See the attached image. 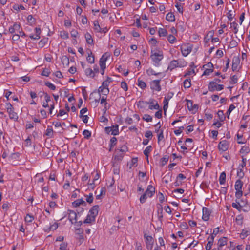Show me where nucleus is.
<instances>
[{"label":"nucleus","instance_id":"3c124183","mask_svg":"<svg viewBox=\"0 0 250 250\" xmlns=\"http://www.w3.org/2000/svg\"><path fill=\"white\" fill-rule=\"evenodd\" d=\"M85 197H86V201L87 202L89 203H92L93 201V194L90 193L89 195H85Z\"/></svg>","mask_w":250,"mask_h":250},{"label":"nucleus","instance_id":"f704fd0d","mask_svg":"<svg viewBox=\"0 0 250 250\" xmlns=\"http://www.w3.org/2000/svg\"><path fill=\"white\" fill-rule=\"evenodd\" d=\"M53 130L51 126H48V127L46 130L45 135L49 138L53 137Z\"/></svg>","mask_w":250,"mask_h":250},{"label":"nucleus","instance_id":"412c9836","mask_svg":"<svg viewBox=\"0 0 250 250\" xmlns=\"http://www.w3.org/2000/svg\"><path fill=\"white\" fill-rule=\"evenodd\" d=\"M98 92L99 94V96H101V94L103 96H107L109 93V88L99 87Z\"/></svg>","mask_w":250,"mask_h":250},{"label":"nucleus","instance_id":"6ab92c4d","mask_svg":"<svg viewBox=\"0 0 250 250\" xmlns=\"http://www.w3.org/2000/svg\"><path fill=\"white\" fill-rule=\"evenodd\" d=\"M107 60V58H105L104 55H103L102 57L100 58L99 61L100 66L101 69H105L106 68V62Z\"/></svg>","mask_w":250,"mask_h":250},{"label":"nucleus","instance_id":"9b49d317","mask_svg":"<svg viewBox=\"0 0 250 250\" xmlns=\"http://www.w3.org/2000/svg\"><path fill=\"white\" fill-rule=\"evenodd\" d=\"M76 234L78 235L77 239L80 244H82L84 239L83 229L81 228L76 229Z\"/></svg>","mask_w":250,"mask_h":250},{"label":"nucleus","instance_id":"5fc2aeb1","mask_svg":"<svg viewBox=\"0 0 250 250\" xmlns=\"http://www.w3.org/2000/svg\"><path fill=\"white\" fill-rule=\"evenodd\" d=\"M217 115L220 121H224L225 119V116L224 114L223 111L222 110H219L217 112Z\"/></svg>","mask_w":250,"mask_h":250},{"label":"nucleus","instance_id":"9d476101","mask_svg":"<svg viewBox=\"0 0 250 250\" xmlns=\"http://www.w3.org/2000/svg\"><path fill=\"white\" fill-rule=\"evenodd\" d=\"M240 60L239 57L234 56L232 59V70L233 71H237L239 64H240Z\"/></svg>","mask_w":250,"mask_h":250},{"label":"nucleus","instance_id":"e433bc0d","mask_svg":"<svg viewBox=\"0 0 250 250\" xmlns=\"http://www.w3.org/2000/svg\"><path fill=\"white\" fill-rule=\"evenodd\" d=\"M166 20L169 22H173L175 21V16L172 13H168L167 14Z\"/></svg>","mask_w":250,"mask_h":250},{"label":"nucleus","instance_id":"c756f323","mask_svg":"<svg viewBox=\"0 0 250 250\" xmlns=\"http://www.w3.org/2000/svg\"><path fill=\"white\" fill-rule=\"evenodd\" d=\"M169 156L167 155L164 156L160 161V165L161 167L164 166L168 162Z\"/></svg>","mask_w":250,"mask_h":250},{"label":"nucleus","instance_id":"6e6552de","mask_svg":"<svg viewBox=\"0 0 250 250\" xmlns=\"http://www.w3.org/2000/svg\"><path fill=\"white\" fill-rule=\"evenodd\" d=\"M229 146V144L227 141L222 140L220 141L218 144V147L219 151L224 152L227 151Z\"/></svg>","mask_w":250,"mask_h":250},{"label":"nucleus","instance_id":"72a5a7b5","mask_svg":"<svg viewBox=\"0 0 250 250\" xmlns=\"http://www.w3.org/2000/svg\"><path fill=\"white\" fill-rule=\"evenodd\" d=\"M176 60L177 62L178 67H184L187 65V62L184 59H179Z\"/></svg>","mask_w":250,"mask_h":250},{"label":"nucleus","instance_id":"1a4fd4ad","mask_svg":"<svg viewBox=\"0 0 250 250\" xmlns=\"http://www.w3.org/2000/svg\"><path fill=\"white\" fill-rule=\"evenodd\" d=\"M68 219L69 221L73 224L74 223H76V221L77 220V214L75 211L68 210Z\"/></svg>","mask_w":250,"mask_h":250},{"label":"nucleus","instance_id":"0e129e2a","mask_svg":"<svg viewBox=\"0 0 250 250\" xmlns=\"http://www.w3.org/2000/svg\"><path fill=\"white\" fill-rule=\"evenodd\" d=\"M67 243L65 242H62L60 245L59 249L60 250H67Z\"/></svg>","mask_w":250,"mask_h":250},{"label":"nucleus","instance_id":"603ef678","mask_svg":"<svg viewBox=\"0 0 250 250\" xmlns=\"http://www.w3.org/2000/svg\"><path fill=\"white\" fill-rule=\"evenodd\" d=\"M243 216L242 215H237L236 217V222L239 225H242L243 224Z\"/></svg>","mask_w":250,"mask_h":250},{"label":"nucleus","instance_id":"13d9d810","mask_svg":"<svg viewBox=\"0 0 250 250\" xmlns=\"http://www.w3.org/2000/svg\"><path fill=\"white\" fill-rule=\"evenodd\" d=\"M143 119L146 122H150L152 121V117L148 114H145L143 117Z\"/></svg>","mask_w":250,"mask_h":250},{"label":"nucleus","instance_id":"2eb2a0df","mask_svg":"<svg viewBox=\"0 0 250 250\" xmlns=\"http://www.w3.org/2000/svg\"><path fill=\"white\" fill-rule=\"evenodd\" d=\"M99 208V207L98 205L93 206L89 210L88 214L96 218L98 213Z\"/></svg>","mask_w":250,"mask_h":250},{"label":"nucleus","instance_id":"aec40b11","mask_svg":"<svg viewBox=\"0 0 250 250\" xmlns=\"http://www.w3.org/2000/svg\"><path fill=\"white\" fill-rule=\"evenodd\" d=\"M95 217L89 214H87L86 218L83 221V223L84 224H92L95 221Z\"/></svg>","mask_w":250,"mask_h":250},{"label":"nucleus","instance_id":"473e14b6","mask_svg":"<svg viewBox=\"0 0 250 250\" xmlns=\"http://www.w3.org/2000/svg\"><path fill=\"white\" fill-rule=\"evenodd\" d=\"M87 61L90 64H93L94 63L95 59L94 56L92 54L91 51H90V53L88 54V56L86 57Z\"/></svg>","mask_w":250,"mask_h":250},{"label":"nucleus","instance_id":"79ce46f5","mask_svg":"<svg viewBox=\"0 0 250 250\" xmlns=\"http://www.w3.org/2000/svg\"><path fill=\"white\" fill-rule=\"evenodd\" d=\"M230 28L233 29L234 34H237L238 32V24L235 21H233L230 23Z\"/></svg>","mask_w":250,"mask_h":250},{"label":"nucleus","instance_id":"4d7b16f0","mask_svg":"<svg viewBox=\"0 0 250 250\" xmlns=\"http://www.w3.org/2000/svg\"><path fill=\"white\" fill-rule=\"evenodd\" d=\"M83 135L84 136V138L88 139L91 136V133L88 130H84L83 132Z\"/></svg>","mask_w":250,"mask_h":250},{"label":"nucleus","instance_id":"5701e85b","mask_svg":"<svg viewBox=\"0 0 250 250\" xmlns=\"http://www.w3.org/2000/svg\"><path fill=\"white\" fill-rule=\"evenodd\" d=\"M243 185V182L240 179L237 180L234 185V188L236 191L242 190Z\"/></svg>","mask_w":250,"mask_h":250},{"label":"nucleus","instance_id":"2f4dec72","mask_svg":"<svg viewBox=\"0 0 250 250\" xmlns=\"http://www.w3.org/2000/svg\"><path fill=\"white\" fill-rule=\"evenodd\" d=\"M226 175L225 172H222L219 176V181L220 185H224L226 182Z\"/></svg>","mask_w":250,"mask_h":250},{"label":"nucleus","instance_id":"a19ab883","mask_svg":"<svg viewBox=\"0 0 250 250\" xmlns=\"http://www.w3.org/2000/svg\"><path fill=\"white\" fill-rule=\"evenodd\" d=\"M111 80V78L108 77L107 80L105 81H104L102 83V85L100 86L99 87H101L102 88H108V87L109 83L110 82L108 81V80Z\"/></svg>","mask_w":250,"mask_h":250},{"label":"nucleus","instance_id":"774afa93","mask_svg":"<svg viewBox=\"0 0 250 250\" xmlns=\"http://www.w3.org/2000/svg\"><path fill=\"white\" fill-rule=\"evenodd\" d=\"M158 110V111L155 113V117L157 118L160 119L162 117V111L160 108Z\"/></svg>","mask_w":250,"mask_h":250},{"label":"nucleus","instance_id":"7c9ffc66","mask_svg":"<svg viewBox=\"0 0 250 250\" xmlns=\"http://www.w3.org/2000/svg\"><path fill=\"white\" fill-rule=\"evenodd\" d=\"M85 74L86 75V76L90 77V78H93L95 76V75L94 74V72L92 70V69L90 68H87L85 69L84 70Z\"/></svg>","mask_w":250,"mask_h":250},{"label":"nucleus","instance_id":"864d4df0","mask_svg":"<svg viewBox=\"0 0 250 250\" xmlns=\"http://www.w3.org/2000/svg\"><path fill=\"white\" fill-rule=\"evenodd\" d=\"M100 177V175L99 174L97 173L94 176V178H93V181L92 183H89V185L90 186V188H94V185H95V181H96V180H98L99 178Z\"/></svg>","mask_w":250,"mask_h":250},{"label":"nucleus","instance_id":"37998d69","mask_svg":"<svg viewBox=\"0 0 250 250\" xmlns=\"http://www.w3.org/2000/svg\"><path fill=\"white\" fill-rule=\"evenodd\" d=\"M146 74H147V75L148 76H151V75H158L160 74H161V73H156L153 69L150 68L146 70Z\"/></svg>","mask_w":250,"mask_h":250},{"label":"nucleus","instance_id":"bb28decb","mask_svg":"<svg viewBox=\"0 0 250 250\" xmlns=\"http://www.w3.org/2000/svg\"><path fill=\"white\" fill-rule=\"evenodd\" d=\"M85 38L86 42L90 45L93 44V40L92 38V36L88 32H86L85 34Z\"/></svg>","mask_w":250,"mask_h":250},{"label":"nucleus","instance_id":"8fccbe9b","mask_svg":"<svg viewBox=\"0 0 250 250\" xmlns=\"http://www.w3.org/2000/svg\"><path fill=\"white\" fill-rule=\"evenodd\" d=\"M48 42V38H44L42 39L39 42V45L40 47H43Z\"/></svg>","mask_w":250,"mask_h":250},{"label":"nucleus","instance_id":"a211bd4d","mask_svg":"<svg viewBox=\"0 0 250 250\" xmlns=\"http://www.w3.org/2000/svg\"><path fill=\"white\" fill-rule=\"evenodd\" d=\"M7 112L9 114L10 119L14 120V121H17L18 119V115L17 113L14 112V108L12 109L8 110Z\"/></svg>","mask_w":250,"mask_h":250},{"label":"nucleus","instance_id":"de8ad7c7","mask_svg":"<svg viewBox=\"0 0 250 250\" xmlns=\"http://www.w3.org/2000/svg\"><path fill=\"white\" fill-rule=\"evenodd\" d=\"M117 69L119 72L122 73L125 76H126L128 74V71H125V69L122 66H119Z\"/></svg>","mask_w":250,"mask_h":250},{"label":"nucleus","instance_id":"ea45409f","mask_svg":"<svg viewBox=\"0 0 250 250\" xmlns=\"http://www.w3.org/2000/svg\"><path fill=\"white\" fill-rule=\"evenodd\" d=\"M94 25V30L96 32H99L100 30H101V27H100L99 22L98 21H94L93 22Z\"/></svg>","mask_w":250,"mask_h":250},{"label":"nucleus","instance_id":"c85d7f7f","mask_svg":"<svg viewBox=\"0 0 250 250\" xmlns=\"http://www.w3.org/2000/svg\"><path fill=\"white\" fill-rule=\"evenodd\" d=\"M111 135H117L119 134V125L115 124L112 125Z\"/></svg>","mask_w":250,"mask_h":250},{"label":"nucleus","instance_id":"a878e982","mask_svg":"<svg viewBox=\"0 0 250 250\" xmlns=\"http://www.w3.org/2000/svg\"><path fill=\"white\" fill-rule=\"evenodd\" d=\"M117 140L115 137H113L110 139L109 142V151H111L113 147L117 144Z\"/></svg>","mask_w":250,"mask_h":250},{"label":"nucleus","instance_id":"69168bd1","mask_svg":"<svg viewBox=\"0 0 250 250\" xmlns=\"http://www.w3.org/2000/svg\"><path fill=\"white\" fill-rule=\"evenodd\" d=\"M230 83L231 84H235L237 83L238 81V77L236 75H233L230 78Z\"/></svg>","mask_w":250,"mask_h":250},{"label":"nucleus","instance_id":"f3484780","mask_svg":"<svg viewBox=\"0 0 250 250\" xmlns=\"http://www.w3.org/2000/svg\"><path fill=\"white\" fill-rule=\"evenodd\" d=\"M58 227V223L55 222L54 223H53L52 225H50L49 227L48 226H45L44 229H43V230L45 231V232H49L51 230H55Z\"/></svg>","mask_w":250,"mask_h":250},{"label":"nucleus","instance_id":"58836bf2","mask_svg":"<svg viewBox=\"0 0 250 250\" xmlns=\"http://www.w3.org/2000/svg\"><path fill=\"white\" fill-rule=\"evenodd\" d=\"M237 175L239 178V179H241L243 178L244 176V173L243 172V169L242 167H239L237 169Z\"/></svg>","mask_w":250,"mask_h":250},{"label":"nucleus","instance_id":"e2e57ef3","mask_svg":"<svg viewBox=\"0 0 250 250\" xmlns=\"http://www.w3.org/2000/svg\"><path fill=\"white\" fill-rule=\"evenodd\" d=\"M175 7H176L178 11L180 13L182 14L183 13V7L182 5L181 4L177 3L175 5Z\"/></svg>","mask_w":250,"mask_h":250},{"label":"nucleus","instance_id":"393cba45","mask_svg":"<svg viewBox=\"0 0 250 250\" xmlns=\"http://www.w3.org/2000/svg\"><path fill=\"white\" fill-rule=\"evenodd\" d=\"M227 244V238L223 237L219 239L217 245L219 247L222 248V247Z\"/></svg>","mask_w":250,"mask_h":250},{"label":"nucleus","instance_id":"f03ea898","mask_svg":"<svg viewBox=\"0 0 250 250\" xmlns=\"http://www.w3.org/2000/svg\"><path fill=\"white\" fill-rule=\"evenodd\" d=\"M208 90L209 91L213 92L215 90L220 91L224 88V85L218 84L216 82H210L208 85Z\"/></svg>","mask_w":250,"mask_h":250},{"label":"nucleus","instance_id":"7ed1b4c3","mask_svg":"<svg viewBox=\"0 0 250 250\" xmlns=\"http://www.w3.org/2000/svg\"><path fill=\"white\" fill-rule=\"evenodd\" d=\"M144 238H145V242L146 245V248L148 250H152L154 240L151 236L146 235V234H144Z\"/></svg>","mask_w":250,"mask_h":250},{"label":"nucleus","instance_id":"423d86ee","mask_svg":"<svg viewBox=\"0 0 250 250\" xmlns=\"http://www.w3.org/2000/svg\"><path fill=\"white\" fill-rule=\"evenodd\" d=\"M211 210L208 208L204 207L202 208V219L207 221L209 219Z\"/></svg>","mask_w":250,"mask_h":250},{"label":"nucleus","instance_id":"ddd939ff","mask_svg":"<svg viewBox=\"0 0 250 250\" xmlns=\"http://www.w3.org/2000/svg\"><path fill=\"white\" fill-rule=\"evenodd\" d=\"M80 205L85 207L86 206V202L83 199H78L72 203V206L74 208H77Z\"/></svg>","mask_w":250,"mask_h":250},{"label":"nucleus","instance_id":"052dcab7","mask_svg":"<svg viewBox=\"0 0 250 250\" xmlns=\"http://www.w3.org/2000/svg\"><path fill=\"white\" fill-rule=\"evenodd\" d=\"M235 108V106L231 104L230 105L229 107V108L228 109V110H227V117L228 118H229V115L230 114V113Z\"/></svg>","mask_w":250,"mask_h":250},{"label":"nucleus","instance_id":"c9c22d12","mask_svg":"<svg viewBox=\"0 0 250 250\" xmlns=\"http://www.w3.org/2000/svg\"><path fill=\"white\" fill-rule=\"evenodd\" d=\"M232 207L239 211L242 210V206L237 200H235V202L232 203Z\"/></svg>","mask_w":250,"mask_h":250},{"label":"nucleus","instance_id":"4468645a","mask_svg":"<svg viewBox=\"0 0 250 250\" xmlns=\"http://www.w3.org/2000/svg\"><path fill=\"white\" fill-rule=\"evenodd\" d=\"M35 34H31L29 37L33 40H37L40 38V34L41 33V30L40 28L36 27L35 28Z\"/></svg>","mask_w":250,"mask_h":250},{"label":"nucleus","instance_id":"680f3d73","mask_svg":"<svg viewBox=\"0 0 250 250\" xmlns=\"http://www.w3.org/2000/svg\"><path fill=\"white\" fill-rule=\"evenodd\" d=\"M167 40L169 43H173L176 40V38L172 35H169L167 37Z\"/></svg>","mask_w":250,"mask_h":250},{"label":"nucleus","instance_id":"6e6d98bb","mask_svg":"<svg viewBox=\"0 0 250 250\" xmlns=\"http://www.w3.org/2000/svg\"><path fill=\"white\" fill-rule=\"evenodd\" d=\"M45 85L52 90H55L56 89V86L49 82H45Z\"/></svg>","mask_w":250,"mask_h":250},{"label":"nucleus","instance_id":"f8f14e48","mask_svg":"<svg viewBox=\"0 0 250 250\" xmlns=\"http://www.w3.org/2000/svg\"><path fill=\"white\" fill-rule=\"evenodd\" d=\"M187 106L189 111H192L194 113L196 112L198 108V105L197 104H193V102L191 100H187Z\"/></svg>","mask_w":250,"mask_h":250},{"label":"nucleus","instance_id":"338daca9","mask_svg":"<svg viewBox=\"0 0 250 250\" xmlns=\"http://www.w3.org/2000/svg\"><path fill=\"white\" fill-rule=\"evenodd\" d=\"M148 197L147 196L145 193H144L143 195H142L140 198V202L141 204L144 203L146 201V199Z\"/></svg>","mask_w":250,"mask_h":250},{"label":"nucleus","instance_id":"bf43d9fd","mask_svg":"<svg viewBox=\"0 0 250 250\" xmlns=\"http://www.w3.org/2000/svg\"><path fill=\"white\" fill-rule=\"evenodd\" d=\"M227 16L228 19V20L229 21H231L233 18H234L233 12L232 10H229L227 14Z\"/></svg>","mask_w":250,"mask_h":250},{"label":"nucleus","instance_id":"f257e3e1","mask_svg":"<svg viewBox=\"0 0 250 250\" xmlns=\"http://www.w3.org/2000/svg\"><path fill=\"white\" fill-rule=\"evenodd\" d=\"M163 57L164 56L162 51H158V52H155L153 50H151L150 58L155 66H158L160 65V62L163 59Z\"/></svg>","mask_w":250,"mask_h":250},{"label":"nucleus","instance_id":"4be33fe9","mask_svg":"<svg viewBox=\"0 0 250 250\" xmlns=\"http://www.w3.org/2000/svg\"><path fill=\"white\" fill-rule=\"evenodd\" d=\"M178 67L177 65V62L176 60H173L171 61L169 64L167 68V70H169L170 71H172L174 68Z\"/></svg>","mask_w":250,"mask_h":250},{"label":"nucleus","instance_id":"dca6fc26","mask_svg":"<svg viewBox=\"0 0 250 250\" xmlns=\"http://www.w3.org/2000/svg\"><path fill=\"white\" fill-rule=\"evenodd\" d=\"M154 192L155 188L151 185H149L144 193L148 197H151Z\"/></svg>","mask_w":250,"mask_h":250},{"label":"nucleus","instance_id":"cd10ccee","mask_svg":"<svg viewBox=\"0 0 250 250\" xmlns=\"http://www.w3.org/2000/svg\"><path fill=\"white\" fill-rule=\"evenodd\" d=\"M152 147L151 146H147L144 150V154L146 157L147 161L148 162L149 154L152 151Z\"/></svg>","mask_w":250,"mask_h":250},{"label":"nucleus","instance_id":"4c0bfd02","mask_svg":"<svg viewBox=\"0 0 250 250\" xmlns=\"http://www.w3.org/2000/svg\"><path fill=\"white\" fill-rule=\"evenodd\" d=\"M34 220V217L33 215L30 214H26L24 220L27 223H31Z\"/></svg>","mask_w":250,"mask_h":250},{"label":"nucleus","instance_id":"49530a36","mask_svg":"<svg viewBox=\"0 0 250 250\" xmlns=\"http://www.w3.org/2000/svg\"><path fill=\"white\" fill-rule=\"evenodd\" d=\"M185 88H188L191 86V80L190 79H186L183 83Z\"/></svg>","mask_w":250,"mask_h":250},{"label":"nucleus","instance_id":"b1692460","mask_svg":"<svg viewBox=\"0 0 250 250\" xmlns=\"http://www.w3.org/2000/svg\"><path fill=\"white\" fill-rule=\"evenodd\" d=\"M137 85L142 89H145L146 87V83L140 78L137 79Z\"/></svg>","mask_w":250,"mask_h":250},{"label":"nucleus","instance_id":"20e7f679","mask_svg":"<svg viewBox=\"0 0 250 250\" xmlns=\"http://www.w3.org/2000/svg\"><path fill=\"white\" fill-rule=\"evenodd\" d=\"M161 80H154L152 81L150 83V89L152 90L159 92L161 90L160 85Z\"/></svg>","mask_w":250,"mask_h":250},{"label":"nucleus","instance_id":"09e8293b","mask_svg":"<svg viewBox=\"0 0 250 250\" xmlns=\"http://www.w3.org/2000/svg\"><path fill=\"white\" fill-rule=\"evenodd\" d=\"M158 33L160 37H165L167 35V31L164 28H160L158 30Z\"/></svg>","mask_w":250,"mask_h":250},{"label":"nucleus","instance_id":"c03bdc74","mask_svg":"<svg viewBox=\"0 0 250 250\" xmlns=\"http://www.w3.org/2000/svg\"><path fill=\"white\" fill-rule=\"evenodd\" d=\"M60 37L63 39H67L69 38V34L67 31L62 30L60 32Z\"/></svg>","mask_w":250,"mask_h":250},{"label":"nucleus","instance_id":"39448f33","mask_svg":"<svg viewBox=\"0 0 250 250\" xmlns=\"http://www.w3.org/2000/svg\"><path fill=\"white\" fill-rule=\"evenodd\" d=\"M192 47L189 44H184L181 46V50L182 55L187 56L192 51Z\"/></svg>","mask_w":250,"mask_h":250},{"label":"nucleus","instance_id":"a18cd8bd","mask_svg":"<svg viewBox=\"0 0 250 250\" xmlns=\"http://www.w3.org/2000/svg\"><path fill=\"white\" fill-rule=\"evenodd\" d=\"M250 151V149L249 146H243L241 147L240 153L241 154H247Z\"/></svg>","mask_w":250,"mask_h":250},{"label":"nucleus","instance_id":"0eeeda50","mask_svg":"<svg viewBox=\"0 0 250 250\" xmlns=\"http://www.w3.org/2000/svg\"><path fill=\"white\" fill-rule=\"evenodd\" d=\"M146 103L149 105L148 108L150 110L159 109L160 108L158 102L153 99H149V101L146 102Z\"/></svg>","mask_w":250,"mask_h":250}]
</instances>
